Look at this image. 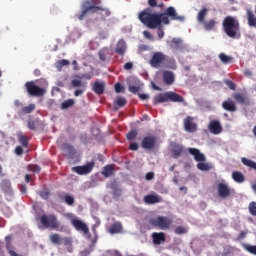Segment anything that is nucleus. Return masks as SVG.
Masks as SVG:
<instances>
[{
  "label": "nucleus",
  "mask_w": 256,
  "mask_h": 256,
  "mask_svg": "<svg viewBox=\"0 0 256 256\" xmlns=\"http://www.w3.org/2000/svg\"><path fill=\"white\" fill-rule=\"evenodd\" d=\"M138 18L143 25H146L149 29H157L163 25H169L171 21H185L184 16H179L175 7H168L164 13H151V8H146L140 12ZM170 19V20H169Z\"/></svg>",
  "instance_id": "nucleus-1"
},
{
  "label": "nucleus",
  "mask_w": 256,
  "mask_h": 256,
  "mask_svg": "<svg viewBox=\"0 0 256 256\" xmlns=\"http://www.w3.org/2000/svg\"><path fill=\"white\" fill-rule=\"evenodd\" d=\"M82 8L83 11L77 15L79 21H83L88 13H97L101 21H107V17L112 15L111 9L101 6V0H85Z\"/></svg>",
  "instance_id": "nucleus-2"
},
{
  "label": "nucleus",
  "mask_w": 256,
  "mask_h": 256,
  "mask_svg": "<svg viewBox=\"0 0 256 256\" xmlns=\"http://www.w3.org/2000/svg\"><path fill=\"white\" fill-rule=\"evenodd\" d=\"M222 29L230 39L241 38V25L239 20L233 16H226L222 22Z\"/></svg>",
  "instance_id": "nucleus-3"
},
{
  "label": "nucleus",
  "mask_w": 256,
  "mask_h": 256,
  "mask_svg": "<svg viewBox=\"0 0 256 256\" xmlns=\"http://www.w3.org/2000/svg\"><path fill=\"white\" fill-rule=\"evenodd\" d=\"M188 153L190 155H193L194 160L197 161V169L199 171H211L213 169V166L209 163H205L207 161V158L205 157V154L201 153V151L197 148H188Z\"/></svg>",
  "instance_id": "nucleus-4"
},
{
  "label": "nucleus",
  "mask_w": 256,
  "mask_h": 256,
  "mask_svg": "<svg viewBox=\"0 0 256 256\" xmlns=\"http://www.w3.org/2000/svg\"><path fill=\"white\" fill-rule=\"evenodd\" d=\"M167 101H171V103H185V98L173 91L158 94L154 97V105H159V103H167Z\"/></svg>",
  "instance_id": "nucleus-5"
},
{
  "label": "nucleus",
  "mask_w": 256,
  "mask_h": 256,
  "mask_svg": "<svg viewBox=\"0 0 256 256\" xmlns=\"http://www.w3.org/2000/svg\"><path fill=\"white\" fill-rule=\"evenodd\" d=\"M149 224L152 227H157L158 229L167 231L168 229H171V225H173V220L165 216H158L156 218H151L149 220Z\"/></svg>",
  "instance_id": "nucleus-6"
},
{
  "label": "nucleus",
  "mask_w": 256,
  "mask_h": 256,
  "mask_svg": "<svg viewBox=\"0 0 256 256\" xmlns=\"http://www.w3.org/2000/svg\"><path fill=\"white\" fill-rule=\"evenodd\" d=\"M40 222L45 229H59L61 225L55 214H43L40 217Z\"/></svg>",
  "instance_id": "nucleus-7"
},
{
  "label": "nucleus",
  "mask_w": 256,
  "mask_h": 256,
  "mask_svg": "<svg viewBox=\"0 0 256 256\" xmlns=\"http://www.w3.org/2000/svg\"><path fill=\"white\" fill-rule=\"evenodd\" d=\"M25 89L30 97H43V95L47 93V90H45V88L37 86L34 81L26 82Z\"/></svg>",
  "instance_id": "nucleus-8"
},
{
  "label": "nucleus",
  "mask_w": 256,
  "mask_h": 256,
  "mask_svg": "<svg viewBox=\"0 0 256 256\" xmlns=\"http://www.w3.org/2000/svg\"><path fill=\"white\" fill-rule=\"evenodd\" d=\"M165 61H167V56L164 55L163 52H154L149 61V65L154 67V69H159V67L165 65Z\"/></svg>",
  "instance_id": "nucleus-9"
},
{
  "label": "nucleus",
  "mask_w": 256,
  "mask_h": 256,
  "mask_svg": "<svg viewBox=\"0 0 256 256\" xmlns=\"http://www.w3.org/2000/svg\"><path fill=\"white\" fill-rule=\"evenodd\" d=\"M95 169V161L88 162L86 165L72 167L73 173L77 175H89Z\"/></svg>",
  "instance_id": "nucleus-10"
},
{
  "label": "nucleus",
  "mask_w": 256,
  "mask_h": 256,
  "mask_svg": "<svg viewBox=\"0 0 256 256\" xmlns=\"http://www.w3.org/2000/svg\"><path fill=\"white\" fill-rule=\"evenodd\" d=\"M232 97L238 105H244V107L251 105V98H249L247 92H236L232 94Z\"/></svg>",
  "instance_id": "nucleus-11"
},
{
  "label": "nucleus",
  "mask_w": 256,
  "mask_h": 256,
  "mask_svg": "<svg viewBox=\"0 0 256 256\" xmlns=\"http://www.w3.org/2000/svg\"><path fill=\"white\" fill-rule=\"evenodd\" d=\"M183 125L187 133H195L197 131V123H195V118L192 116H187L183 121Z\"/></svg>",
  "instance_id": "nucleus-12"
},
{
  "label": "nucleus",
  "mask_w": 256,
  "mask_h": 256,
  "mask_svg": "<svg viewBox=\"0 0 256 256\" xmlns=\"http://www.w3.org/2000/svg\"><path fill=\"white\" fill-rule=\"evenodd\" d=\"M157 145V139L154 136H146L142 139L141 147L142 149H146L151 151V149H155Z\"/></svg>",
  "instance_id": "nucleus-13"
},
{
  "label": "nucleus",
  "mask_w": 256,
  "mask_h": 256,
  "mask_svg": "<svg viewBox=\"0 0 256 256\" xmlns=\"http://www.w3.org/2000/svg\"><path fill=\"white\" fill-rule=\"evenodd\" d=\"M208 130L213 135H220V133H223V126H221V122H219V120H212L208 124Z\"/></svg>",
  "instance_id": "nucleus-14"
},
{
  "label": "nucleus",
  "mask_w": 256,
  "mask_h": 256,
  "mask_svg": "<svg viewBox=\"0 0 256 256\" xmlns=\"http://www.w3.org/2000/svg\"><path fill=\"white\" fill-rule=\"evenodd\" d=\"M71 223L73 227L76 229V231H82L84 235H88L89 227L87 226V224H85V222L74 218L72 219Z\"/></svg>",
  "instance_id": "nucleus-15"
},
{
  "label": "nucleus",
  "mask_w": 256,
  "mask_h": 256,
  "mask_svg": "<svg viewBox=\"0 0 256 256\" xmlns=\"http://www.w3.org/2000/svg\"><path fill=\"white\" fill-rule=\"evenodd\" d=\"M143 201L146 205H155V203H163V197L157 194H148L144 196Z\"/></svg>",
  "instance_id": "nucleus-16"
},
{
  "label": "nucleus",
  "mask_w": 256,
  "mask_h": 256,
  "mask_svg": "<svg viewBox=\"0 0 256 256\" xmlns=\"http://www.w3.org/2000/svg\"><path fill=\"white\" fill-rule=\"evenodd\" d=\"M218 195L221 197V199H227V197L231 196V189H229V186L225 183H219L218 184Z\"/></svg>",
  "instance_id": "nucleus-17"
},
{
  "label": "nucleus",
  "mask_w": 256,
  "mask_h": 256,
  "mask_svg": "<svg viewBox=\"0 0 256 256\" xmlns=\"http://www.w3.org/2000/svg\"><path fill=\"white\" fill-rule=\"evenodd\" d=\"M222 108L224 109V111H228L229 113H235V111H237V104L235 103V101H233V99L228 98L227 100L222 102Z\"/></svg>",
  "instance_id": "nucleus-18"
},
{
  "label": "nucleus",
  "mask_w": 256,
  "mask_h": 256,
  "mask_svg": "<svg viewBox=\"0 0 256 256\" xmlns=\"http://www.w3.org/2000/svg\"><path fill=\"white\" fill-rule=\"evenodd\" d=\"M162 79L165 85H173L175 83V74L172 71L165 70L162 72Z\"/></svg>",
  "instance_id": "nucleus-19"
},
{
  "label": "nucleus",
  "mask_w": 256,
  "mask_h": 256,
  "mask_svg": "<svg viewBox=\"0 0 256 256\" xmlns=\"http://www.w3.org/2000/svg\"><path fill=\"white\" fill-rule=\"evenodd\" d=\"M171 148L174 159H179V157L183 155V151L185 150L183 145L177 143H172Z\"/></svg>",
  "instance_id": "nucleus-20"
},
{
  "label": "nucleus",
  "mask_w": 256,
  "mask_h": 256,
  "mask_svg": "<svg viewBox=\"0 0 256 256\" xmlns=\"http://www.w3.org/2000/svg\"><path fill=\"white\" fill-rule=\"evenodd\" d=\"M115 52L117 55H125L127 53V43H125V40H119L116 44Z\"/></svg>",
  "instance_id": "nucleus-21"
},
{
  "label": "nucleus",
  "mask_w": 256,
  "mask_h": 256,
  "mask_svg": "<svg viewBox=\"0 0 256 256\" xmlns=\"http://www.w3.org/2000/svg\"><path fill=\"white\" fill-rule=\"evenodd\" d=\"M152 239L154 245H161V243H165V233L163 232H154L152 233Z\"/></svg>",
  "instance_id": "nucleus-22"
},
{
  "label": "nucleus",
  "mask_w": 256,
  "mask_h": 256,
  "mask_svg": "<svg viewBox=\"0 0 256 256\" xmlns=\"http://www.w3.org/2000/svg\"><path fill=\"white\" fill-rule=\"evenodd\" d=\"M108 187L112 190L114 197H121L123 195V190L119 188L117 181L111 182Z\"/></svg>",
  "instance_id": "nucleus-23"
},
{
  "label": "nucleus",
  "mask_w": 256,
  "mask_h": 256,
  "mask_svg": "<svg viewBox=\"0 0 256 256\" xmlns=\"http://www.w3.org/2000/svg\"><path fill=\"white\" fill-rule=\"evenodd\" d=\"M93 91L96 95H103L105 93V83L99 81L94 82Z\"/></svg>",
  "instance_id": "nucleus-24"
},
{
  "label": "nucleus",
  "mask_w": 256,
  "mask_h": 256,
  "mask_svg": "<svg viewBox=\"0 0 256 256\" xmlns=\"http://www.w3.org/2000/svg\"><path fill=\"white\" fill-rule=\"evenodd\" d=\"M246 17L248 21V26L249 27H255L256 28V17L255 13H253L252 10L247 9L246 10Z\"/></svg>",
  "instance_id": "nucleus-25"
},
{
  "label": "nucleus",
  "mask_w": 256,
  "mask_h": 256,
  "mask_svg": "<svg viewBox=\"0 0 256 256\" xmlns=\"http://www.w3.org/2000/svg\"><path fill=\"white\" fill-rule=\"evenodd\" d=\"M205 31H213L217 25V20L210 19L202 23Z\"/></svg>",
  "instance_id": "nucleus-26"
},
{
  "label": "nucleus",
  "mask_w": 256,
  "mask_h": 256,
  "mask_svg": "<svg viewBox=\"0 0 256 256\" xmlns=\"http://www.w3.org/2000/svg\"><path fill=\"white\" fill-rule=\"evenodd\" d=\"M121 231H123V225L121 224V222H115L109 228V233H111V235L121 233Z\"/></svg>",
  "instance_id": "nucleus-27"
},
{
  "label": "nucleus",
  "mask_w": 256,
  "mask_h": 256,
  "mask_svg": "<svg viewBox=\"0 0 256 256\" xmlns=\"http://www.w3.org/2000/svg\"><path fill=\"white\" fill-rule=\"evenodd\" d=\"M113 171H114L113 165L108 164V165L103 167L101 173H102L103 177H105L107 179L109 177H112Z\"/></svg>",
  "instance_id": "nucleus-28"
},
{
  "label": "nucleus",
  "mask_w": 256,
  "mask_h": 256,
  "mask_svg": "<svg viewBox=\"0 0 256 256\" xmlns=\"http://www.w3.org/2000/svg\"><path fill=\"white\" fill-rule=\"evenodd\" d=\"M241 163H243V165H245L246 167H249L250 169H253L254 171H256V162L255 161L248 159L246 157H242Z\"/></svg>",
  "instance_id": "nucleus-29"
},
{
  "label": "nucleus",
  "mask_w": 256,
  "mask_h": 256,
  "mask_svg": "<svg viewBox=\"0 0 256 256\" xmlns=\"http://www.w3.org/2000/svg\"><path fill=\"white\" fill-rule=\"evenodd\" d=\"M232 179L236 183H244L245 182V175H243V173H241L239 171H235V172L232 173Z\"/></svg>",
  "instance_id": "nucleus-30"
},
{
  "label": "nucleus",
  "mask_w": 256,
  "mask_h": 256,
  "mask_svg": "<svg viewBox=\"0 0 256 256\" xmlns=\"http://www.w3.org/2000/svg\"><path fill=\"white\" fill-rule=\"evenodd\" d=\"M209 12V10L207 8H202L198 15H197V21L198 23H205V17H207V13Z\"/></svg>",
  "instance_id": "nucleus-31"
},
{
  "label": "nucleus",
  "mask_w": 256,
  "mask_h": 256,
  "mask_svg": "<svg viewBox=\"0 0 256 256\" xmlns=\"http://www.w3.org/2000/svg\"><path fill=\"white\" fill-rule=\"evenodd\" d=\"M98 56L100 61H107V57L109 56V49L107 47L102 48L98 52Z\"/></svg>",
  "instance_id": "nucleus-32"
},
{
  "label": "nucleus",
  "mask_w": 256,
  "mask_h": 256,
  "mask_svg": "<svg viewBox=\"0 0 256 256\" xmlns=\"http://www.w3.org/2000/svg\"><path fill=\"white\" fill-rule=\"evenodd\" d=\"M33 111H35V104H29L28 106L22 107L21 113L29 115V113H33Z\"/></svg>",
  "instance_id": "nucleus-33"
},
{
  "label": "nucleus",
  "mask_w": 256,
  "mask_h": 256,
  "mask_svg": "<svg viewBox=\"0 0 256 256\" xmlns=\"http://www.w3.org/2000/svg\"><path fill=\"white\" fill-rule=\"evenodd\" d=\"M219 59L222 61L225 65L227 63H231L233 61V57L226 55L225 53H220L219 54Z\"/></svg>",
  "instance_id": "nucleus-34"
},
{
  "label": "nucleus",
  "mask_w": 256,
  "mask_h": 256,
  "mask_svg": "<svg viewBox=\"0 0 256 256\" xmlns=\"http://www.w3.org/2000/svg\"><path fill=\"white\" fill-rule=\"evenodd\" d=\"M50 241L54 245H61V237L57 233L50 235Z\"/></svg>",
  "instance_id": "nucleus-35"
},
{
  "label": "nucleus",
  "mask_w": 256,
  "mask_h": 256,
  "mask_svg": "<svg viewBox=\"0 0 256 256\" xmlns=\"http://www.w3.org/2000/svg\"><path fill=\"white\" fill-rule=\"evenodd\" d=\"M71 85L72 87H82L84 89H87V83H83L81 80L79 79H73L71 81Z\"/></svg>",
  "instance_id": "nucleus-36"
},
{
  "label": "nucleus",
  "mask_w": 256,
  "mask_h": 256,
  "mask_svg": "<svg viewBox=\"0 0 256 256\" xmlns=\"http://www.w3.org/2000/svg\"><path fill=\"white\" fill-rule=\"evenodd\" d=\"M75 105V100L68 99L61 104V109H69V107H73Z\"/></svg>",
  "instance_id": "nucleus-37"
},
{
  "label": "nucleus",
  "mask_w": 256,
  "mask_h": 256,
  "mask_svg": "<svg viewBox=\"0 0 256 256\" xmlns=\"http://www.w3.org/2000/svg\"><path fill=\"white\" fill-rule=\"evenodd\" d=\"M138 134L139 132H137V130H131L130 132L127 133L126 139L128 141H135V139H137Z\"/></svg>",
  "instance_id": "nucleus-38"
},
{
  "label": "nucleus",
  "mask_w": 256,
  "mask_h": 256,
  "mask_svg": "<svg viewBox=\"0 0 256 256\" xmlns=\"http://www.w3.org/2000/svg\"><path fill=\"white\" fill-rule=\"evenodd\" d=\"M243 247L245 251H248L251 255H256V245L244 244Z\"/></svg>",
  "instance_id": "nucleus-39"
},
{
  "label": "nucleus",
  "mask_w": 256,
  "mask_h": 256,
  "mask_svg": "<svg viewBox=\"0 0 256 256\" xmlns=\"http://www.w3.org/2000/svg\"><path fill=\"white\" fill-rule=\"evenodd\" d=\"M188 229L185 226H178L174 229L176 235H185Z\"/></svg>",
  "instance_id": "nucleus-40"
},
{
  "label": "nucleus",
  "mask_w": 256,
  "mask_h": 256,
  "mask_svg": "<svg viewBox=\"0 0 256 256\" xmlns=\"http://www.w3.org/2000/svg\"><path fill=\"white\" fill-rule=\"evenodd\" d=\"M116 105H118V107H125V105H127V99L118 96L115 100Z\"/></svg>",
  "instance_id": "nucleus-41"
},
{
  "label": "nucleus",
  "mask_w": 256,
  "mask_h": 256,
  "mask_svg": "<svg viewBox=\"0 0 256 256\" xmlns=\"http://www.w3.org/2000/svg\"><path fill=\"white\" fill-rule=\"evenodd\" d=\"M19 143H21L22 146H24L25 148L29 147V138H27V136L25 135H21L19 136Z\"/></svg>",
  "instance_id": "nucleus-42"
},
{
  "label": "nucleus",
  "mask_w": 256,
  "mask_h": 256,
  "mask_svg": "<svg viewBox=\"0 0 256 256\" xmlns=\"http://www.w3.org/2000/svg\"><path fill=\"white\" fill-rule=\"evenodd\" d=\"M64 201L66 205H75V198H73V196L67 194L64 196Z\"/></svg>",
  "instance_id": "nucleus-43"
},
{
  "label": "nucleus",
  "mask_w": 256,
  "mask_h": 256,
  "mask_svg": "<svg viewBox=\"0 0 256 256\" xmlns=\"http://www.w3.org/2000/svg\"><path fill=\"white\" fill-rule=\"evenodd\" d=\"M28 171H32V173H41V166L37 164L28 165Z\"/></svg>",
  "instance_id": "nucleus-44"
},
{
  "label": "nucleus",
  "mask_w": 256,
  "mask_h": 256,
  "mask_svg": "<svg viewBox=\"0 0 256 256\" xmlns=\"http://www.w3.org/2000/svg\"><path fill=\"white\" fill-rule=\"evenodd\" d=\"M250 215H253V217H256V202H251L248 206Z\"/></svg>",
  "instance_id": "nucleus-45"
},
{
  "label": "nucleus",
  "mask_w": 256,
  "mask_h": 256,
  "mask_svg": "<svg viewBox=\"0 0 256 256\" xmlns=\"http://www.w3.org/2000/svg\"><path fill=\"white\" fill-rule=\"evenodd\" d=\"M225 84L227 87H229V89H231V91H235L237 89V84L229 79L225 80Z\"/></svg>",
  "instance_id": "nucleus-46"
},
{
  "label": "nucleus",
  "mask_w": 256,
  "mask_h": 256,
  "mask_svg": "<svg viewBox=\"0 0 256 256\" xmlns=\"http://www.w3.org/2000/svg\"><path fill=\"white\" fill-rule=\"evenodd\" d=\"M114 89L117 93H125V87H123L121 83H116Z\"/></svg>",
  "instance_id": "nucleus-47"
},
{
  "label": "nucleus",
  "mask_w": 256,
  "mask_h": 256,
  "mask_svg": "<svg viewBox=\"0 0 256 256\" xmlns=\"http://www.w3.org/2000/svg\"><path fill=\"white\" fill-rule=\"evenodd\" d=\"M158 29L157 35L160 39H163L165 37V32L163 31V25L160 24V26L156 27Z\"/></svg>",
  "instance_id": "nucleus-48"
},
{
  "label": "nucleus",
  "mask_w": 256,
  "mask_h": 256,
  "mask_svg": "<svg viewBox=\"0 0 256 256\" xmlns=\"http://www.w3.org/2000/svg\"><path fill=\"white\" fill-rule=\"evenodd\" d=\"M172 47H179V45H181L182 40L181 38H173L172 41Z\"/></svg>",
  "instance_id": "nucleus-49"
},
{
  "label": "nucleus",
  "mask_w": 256,
  "mask_h": 256,
  "mask_svg": "<svg viewBox=\"0 0 256 256\" xmlns=\"http://www.w3.org/2000/svg\"><path fill=\"white\" fill-rule=\"evenodd\" d=\"M2 189H10L11 188V182L9 180H3L1 183Z\"/></svg>",
  "instance_id": "nucleus-50"
},
{
  "label": "nucleus",
  "mask_w": 256,
  "mask_h": 256,
  "mask_svg": "<svg viewBox=\"0 0 256 256\" xmlns=\"http://www.w3.org/2000/svg\"><path fill=\"white\" fill-rule=\"evenodd\" d=\"M28 129H30V131H36L37 126L35 125V121L28 120Z\"/></svg>",
  "instance_id": "nucleus-51"
},
{
  "label": "nucleus",
  "mask_w": 256,
  "mask_h": 256,
  "mask_svg": "<svg viewBox=\"0 0 256 256\" xmlns=\"http://www.w3.org/2000/svg\"><path fill=\"white\" fill-rule=\"evenodd\" d=\"M128 89H129L130 93L137 94V92L140 91L141 88H139V86H136V85H131V86H129Z\"/></svg>",
  "instance_id": "nucleus-52"
},
{
  "label": "nucleus",
  "mask_w": 256,
  "mask_h": 256,
  "mask_svg": "<svg viewBox=\"0 0 256 256\" xmlns=\"http://www.w3.org/2000/svg\"><path fill=\"white\" fill-rule=\"evenodd\" d=\"M130 151H138L139 150V144L137 142H133L129 145Z\"/></svg>",
  "instance_id": "nucleus-53"
},
{
  "label": "nucleus",
  "mask_w": 256,
  "mask_h": 256,
  "mask_svg": "<svg viewBox=\"0 0 256 256\" xmlns=\"http://www.w3.org/2000/svg\"><path fill=\"white\" fill-rule=\"evenodd\" d=\"M149 7H163V4L157 5V0H148Z\"/></svg>",
  "instance_id": "nucleus-54"
},
{
  "label": "nucleus",
  "mask_w": 256,
  "mask_h": 256,
  "mask_svg": "<svg viewBox=\"0 0 256 256\" xmlns=\"http://www.w3.org/2000/svg\"><path fill=\"white\" fill-rule=\"evenodd\" d=\"M125 71H131L133 69V62H127L124 64Z\"/></svg>",
  "instance_id": "nucleus-55"
},
{
  "label": "nucleus",
  "mask_w": 256,
  "mask_h": 256,
  "mask_svg": "<svg viewBox=\"0 0 256 256\" xmlns=\"http://www.w3.org/2000/svg\"><path fill=\"white\" fill-rule=\"evenodd\" d=\"M58 65L60 67H65V66L69 65V60H65V59L59 60Z\"/></svg>",
  "instance_id": "nucleus-56"
},
{
  "label": "nucleus",
  "mask_w": 256,
  "mask_h": 256,
  "mask_svg": "<svg viewBox=\"0 0 256 256\" xmlns=\"http://www.w3.org/2000/svg\"><path fill=\"white\" fill-rule=\"evenodd\" d=\"M83 93H85V88L77 89L74 91L75 97H79V95H83Z\"/></svg>",
  "instance_id": "nucleus-57"
},
{
  "label": "nucleus",
  "mask_w": 256,
  "mask_h": 256,
  "mask_svg": "<svg viewBox=\"0 0 256 256\" xmlns=\"http://www.w3.org/2000/svg\"><path fill=\"white\" fill-rule=\"evenodd\" d=\"M155 177V174L153 172H148L145 176L146 181H151Z\"/></svg>",
  "instance_id": "nucleus-58"
},
{
  "label": "nucleus",
  "mask_w": 256,
  "mask_h": 256,
  "mask_svg": "<svg viewBox=\"0 0 256 256\" xmlns=\"http://www.w3.org/2000/svg\"><path fill=\"white\" fill-rule=\"evenodd\" d=\"M40 197H42V199H49V192L47 191H42L39 193Z\"/></svg>",
  "instance_id": "nucleus-59"
},
{
  "label": "nucleus",
  "mask_w": 256,
  "mask_h": 256,
  "mask_svg": "<svg viewBox=\"0 0 256 256\" xmlns=\"http://www.w3.org/2000/svg\"><path fill=\"white\" fill-rule=\"evenodd\" d=\"M79 79H87L89 81V80L93 79V75L83 74L82 76L79 77Z\"/></svg>",
  "instance_id": "nucleus-60"
},
{
  "label": "nucleus",
  "mask_w": 256,
  "mask_h": 256,
  "mask_svg": "<svg viewBox=\"0 0 256 256\" xmlns=\"http://www.w3.org/2000/svg\"><path fill=\"white\" fill-rule=\"evenodd\" d=\"M15 153H16L17 155H23V147L17 146V147L15 148Z\"/></svg>",
  "instance_id": "nucleus-61"
},
{
  "label": "nucleus",
  "mask_w": 256,
  "mask_h": 256,
  "mask_svg": "<svg viewBox=\"0 0 256 256\" xmlns=\"http://www.w3.org/2000/svg\"><path fill=\"white\" fill-rule=\"evenodd\" d=\"M138 97H140V99L142 101H147V99H149V95L148 94H141V93H139Z\"/></svg>",
  "instance_id": "nucleus-62"
},
{
  "label": "nucleus",
  "mask_w": 256,
  "mask_h": 256,
  "mask_svg": "<svg viewBox=\"0 0 256 256\" xmlns=\"http://www.w3.org/2000/svg\"><path fill=\"white\" fill-rule=\"evenodd\" d=\"M143 35L146 39H149V40L153 39V36L151 35V32H149V31H144Z\"/></svg>",
  "instance_id": "nucleus-63"
},
{
  "label": "nucleus",
  "mask_w": 256,
  "mask_h": 256,
  "mask_svg": "<svg viewBox=\"0 0 256 256\" xmlns=\"http://www.w3.org/2000/svg\"><path fill=\"white\" fill-rule=\"evenodd\" d=\"M14 106L15 107H22L23 108V102L22 101H20V100H15L14 101Z\"/></svg>",
  "instance_id": "nucleus-64"
}]
</instances>
